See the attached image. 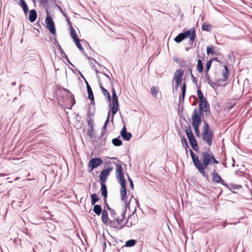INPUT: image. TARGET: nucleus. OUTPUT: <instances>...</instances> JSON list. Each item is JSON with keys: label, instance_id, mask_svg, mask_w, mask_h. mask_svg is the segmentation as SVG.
Listing matches in <instances>:
<instances>
[{"label": "nucleus", "instance_id": "1", "mask_svg": "<svg viewBox=\"0 0 252 252\" xmlns=\"http://www.w3.org/2000/svg\"><path fill=\"white\" fill-rule=\"evenodd\" d=\"M201 156L200 164L198 165L197 169L199 173L207 180H209L208 175L206 174L205 169L208 165L215 163L218 164L219 162L215 158L214 155L210 150L207 152H202Z\"/></svg>", "mask_w": 252, "mask_h": 252}, {"label": "nucleus", "instance_id": "2", "mask_svg": "<svg viewBox=\"0 0 252 252\" xmlns=\"http://www.w3.org/2000/svg\"><path fill=\"white\" fill-rule=\"evenodd\" d=\"M189 37V44L192 45L196 37V33L194 29H190L183 32L179 33L174 38V41L178 43L182 42L184 39Z\"/></svg>", "mask_w": 252, "mask_h": 252}, {"label": "nucleus", "instance_id": "3", "mask_svg": "<svg viewBox=\"0 0 252 252\" xmlns=\"http://www.w3.org/2000/svg\"><path fill=\"white\" fill-rule=\"evenodd\" d=\"M214 133L210 128L209 124L204 122V126L203 129L202 139L208 146H211L213 143Z\"/></svg>", "mask_w": 252, "mask_h": 252}, {"label": "nucleus", "instance_id": "4", "mask_svg": "<svg viewBox=\"0 0 252 252\" xmlns=\"http://www.w3.org/2000/svg\"><path fill=\"white\" fill-rule=\"evenodd\" d=\"M186 134L187 135L189 141V143L191 147V148L195 151H198V148L197 143V141L195 140L194 136L192 132L191 131V128L190 127H189L186 130Z\"/></svg>", "mask_w": 252, "mask_h": 252}, {"label": "nucleus", "instance_id": "5", "mask_svg": "<svg viewBox=\"0 0 252 252\" xmlns=\"http://www.w3.org/2000/svg\"><path fill=\"white\" fill-rule=\"evenodd\" d=\"M112 103L113 106L112 107V113L113 115L112 116L111 121L113 122L114 115L117 112L118 109V97L117 96L116 92L114 88H112Z\"/></svg>", "mask_w": 252, "mask_h": 252}, {"label": "nucleus", "instance_id": "6", "mask_svg": "<svg viewBox=\"0 0 252 252\" xmlns=\"http://www.w3.org/2000/svg\"><path fill=\"white\" fill-rule=\"evenodd\" d=\"M108 210L110 212V214L111 217L117 222V224H120L125 219V215L126 209H123L121 213L122 218L119 217H116V213L115 211L111 209L110 207H108Z\"/></svg>", "mask_w": 252, "mask_h": 252}, {"label": "nucleus", "instance_id": "7", "mask_svg": "<svg viewBox=\"0 0 252 252\" xmlns=\"http://www.w3.org/2000/svg\"><path fill=\"white\" fill-rule=\"evenodd\" d=\"M116 166V178L119 183L126 182L124 178V173L122 165L118 163H115Z\"/></svg>", "mask_w": 252, "mask_h": 252}, {"label": "nucleus", "instance_id": "8", "mask_svg": "<svg viewBox=\"0 0 252 252\" xmlns=\"http://www.w3.org/2000/svg\"><path fill=\"white\" fill-rule=\"evenodd\" d=\"M103 163V160L100 158H92L88 164L89 167L91 169L89 170L90 172H92L94 168H95L101 165Z\"/></svg>", "mask_w": 252, "mask_h": 252}, {"label": "nucleus", "instance_id": "9", "mask_svg": "<svg viewBox=\"0 0 252 252\" xmlns=\"http://www.w3.org/2000/svg\"><path fill=\"white\" fill-rule=\"evenodd\" d=\"M212 175L213 176L212 181L213 182H215L217 183H220L228 189H230L229 188V185L227 184H226L225 182V181L221 179V177L219 175V174L216 172L215 169H214V172L212 173Z\"/></svg>", "mask_w": 252, "mask_h": 252}, {"label": "nucleus", "instance_id": "10", "mask_svg": "<svg viewBox=\"0 0 252 252\" xmlns=\"http://www.w3.org/2000/svg\"><path fill=\"white\" fill-rule=\"evenodd\" d=\"M45 23L46 25V28L50 31V32L53 34H56V29L55 27L54 22L52 19V18L48 16L45 20Z\"/></svg>", "mask_w": 252, "mask_h": 252}, {"label": "nucleus", "instance_id": "11", "mask_svg": "<svg viewBox=\"0 0 252 252\" xmlns=\"http://www.w3.org/2000/svg\"><path fill=\"white\" fill-rule=\"evenodd\" d=\"M113 170V167H109L102 170L99 174V178L101 183H105L107 180V177L109 175L111 171Z\"/></svg>", "mask_w": 252, "mask_h": 252}, {"label": "nucleus", "instance_id": "12", "mask_svg": "<svg viewBox=\"0 0 252 252\" xmlns=\"http://www.w3.org/2000/svg\"><path fill=\"white\" fill-rule=\"evenodd\" d=\"M199 112L200 113L203 114L205 113H210L209 104L207 101H203L202 102L199 103Z\"/></svg>", "mask_w": 252, "mask_h": 252}, {"label": "nucleus", "instance_id": "13", "mask_svg": "<svg viewBox=\"0 0 252 252\" xmlns=\"http://www.w3.org/2000/svg\"><path fill=\"white\" fill-rule=\"evenodd\" d=\"M121 185V200L122 201H125L127 199V196L126 195V182L119 183Z\"/></svg>", "mask_w": 252, "mask_h": 252}, {"label": "nucleus", "instance_id": "14", "mask_svg": "<svg viewBox=\"0 0 252 252\" xmlns=\"http://www.w3.org/2000/svg\"><path fill=\"white\" fill-rule=\"evenodd\" d=\"M184 73V71L183 69H179L177 70L174 73V78L172 80V83L174 81L181 82Z\"/></svg>", "mask_w": 252, "mask_h": 252}, {"label": "nucleus", "instance_id": "15", "mask_svg": "<svg viewBox=\"0 0 252 252\" xmlns=\"http://www.w3.org/2000/svg\"><path fill=\"white\" fill-rule=\"evenodd\" d=\"M121 135L123 138L126 141H129L132 137V134L131 133L127 132L125 126L123 127L121 131Z\"/></svg>", "mask_w": 252, "mask_h": 252}, {"label": "nucleus", "instance_id": "16", "mask_svg": "<svg viewBox=\"0 0 252 252\" xmlns=\"http://www.w3.org/2000/svg\"><path fill=\"white\" fill-rule=\"evenodd\" d=\"M98 84H99V87L102 91V93L103 94L104 96H106V98H107V100L109 101V102H110L111 98L110 94L108 92V91L103 87L102 83L101 82L100 79L98 80Z\"/></svg>", "mask_w": 252, "mask_h": 252}, {"label": "nucleus", "instance_id": "17", "mask_svg": "<svg viewBox=\"0 0 252 252\" xmlns=\"http://www.w3.org/2000/svg\"><path fill=\"white\" fill-rule=\"evenodd\" d=\"M190 151V154L191 156V157L192 159L193 163L195 166V167L197 168L198 165L200 164V160L199 159L198 157H197L192 152V151L190 149H189Z\"/></svg>", "mask_w": 252, "mask_h": 252}, {"label": "nucleus", "instance_id": "18", "mask_svg": "<svg viewBox=\"0 0 252 252\" xmlns=\"http://www.w3.org/2000/svg\"><path fill=\"white\" fill-rule=\"evenodd\" d=\"M202 115H203V114L200 113L197 108H194L192 114L191 120L201 119V116Z\"/></svg>", "mask_w": 252, "mask_h": 252}, {"label": "nucleus", "instance_id": "19", "mask_svg": "<svg viewBox=\"0 0 252 252\" xmlns=\"http://www.w3.org/2000/svg\"><path fill=\"white\" fill-rule=\"evenodd\" d=\"M101 195L104 197V201L106 202V199L107 197V187L104 183H100Z\"/></svg>", "mask_w": 252, "mask_h": 252}, {"label": "nucleus", "instance_id": "20", "mask_svg": "<svg viewBox=\"0 0 252 252\" xmlns=\"http://www.w3.org/2000/svg\"><path fill=\"white\" fill-rule=\"evenodd\" d=\"M37 18V13L35 10L32 9L30 11V15L29 16V21L33 23L34 22Z\"/></svg>", "mask_w": 252, "mask_h": 252}, {"label": "nucleus", "instance_id": "21", "mask_svg": "<svg viewBox=\"0 0 252 252\" xmlns=\"http://www.w3.org/2000/svg\"><path fill=\"white\" fill-rule=\"evenodd\" d=\"M56 47H57V49L60 52L61 55L62 56V57L65 58L67 60V62L70 64L72 65L71 63L70 62L69 60H68V58L67 57V55L64 52L62 48V47L60 46V45L58 43H57V44L56 45Z\"/></svg>", "mask_w": 252, "mask_h": 252}, {"label": "nucleus", "instance_id": "22", "mask_svg": "<svg viewBox=\"0 0 252 252\" xmlns=\"http://www.w3.org/2000/svg\"><path fill=\"white\" fill-rule=\"evenodd\" d=\"M20 1L19 5L22 8L24 13L27 14L29 11V8L25 0H19Z\"/></svg>", "mask_w": 252, "mask_h": 252}, {"label": "nucleus", "instance_id": "23", "mask_svg": "<svg viewBox=\"0 0 252 252\" xmlns=\"http://www.w3.org/2000/svg\"><path fill=\"white\" fill-rule=\"evenodd\" d=\"M101 220L103 223L106 224L108 221V212L106 210H103L102 212Z\"/></svg>", "mask_w": 252, "mask_h": 252}, {"label": "nucleus", "instance_id": "24", "mask_svg": "<svg viewBox=\"0 0 252 252\" xmlns=\"http://www.w3.org/2000/svg\"><path fill=\"white\" fill-rule=\"evenodd\" d=\"M93 211L98 216L100 215L102 212L101 206L100 205H94Z\"/></svg>", "mask_w": 252, "mask_h": 252}, {"label": "nucleus", "instance_id": "25", "mask_svg": "<svg viewBox=\"0 0 252 252\" xmlns=\"http://www.w3.org/2000/svg\"><path fill=\"white\" fill-rule=\"evenodd\" d=\"M112 143L115 146H120L123 144L122 141L120 139V136L113 138L112 140Z\"/></svg>", "mask_w": 252, "mask_h": 252}, {"label": "nucleus", "instance_id": "26", "mask_svg": "<svg viewBox=\"0 0 252 252\" xmlns=\"http://www.w3.org/2000/svg\"><path fill=\"white\" fill-rule=\"evenodd\" d=\"M197 96L199 99V102H202L203 101H207L206 99L204 96L201 90L200 89V87L198 88L197 91Z\"/></svg>", "mask_w": 252, "mask_h": 252}, {"label": "nucleus", "instance_id": "27", "mask_svg": "<svg viewBox=\"0 0 252 252\" xmlns=\"http://www.w3.org/2000/svg\"><path fill=\"white\" fill-rule=\"evenodd\" d=\"M181 89H182V94H181V96L179 98L180 101H181L182 99L183 101H184V98L185 96V94H186V83H184L183 84V85L182 86Z\"/></svg>", "mask_w": 252, "mask_h": 252}, {"label": "nucleus", "instance_id": "28", "mask_svg": "<svg viewBox=\"0 0 252 252\" xmlns=\"http://www.w3.org/2000/svg\"><path fill=\"white\" fill-rule=\"evenodd\" d=\"M224 70L222 72L223 81H226L228 79L229 70L227 65H224Z\"/></svg>", "mask_w": 252, "mask_h": 252}, {"label": "nucleus", "instance_id": "29", "mask_svg": "<svg viewBox=\"0 0 252 252\" xmlns=\"http://www.w3.org/2000/svg\"><path fill=\"white\" fill-rule=\"evenodd\" d=\"M110 112L109 111L108 113V116H107V119H106V120L104 123V126H103L102 127V131H101V135L103 136L105 132V131H106V126L109 122V118H110Z\"/></svg>", "mask_w": 252, "mask_h": 252}, {"label": "nucleus", "instance_id": "30", "mask_svg": "<svg viewBox=\"0 0 252 252\" xmlns=\"http://www.w3.org/2000/svg\"><path fill=\"white\" fill-rule=\"evenodd\" d=\"M196 69L199 73H201L203 71V65L202 62L200 59H199L197 61Z\"/></svg>", "mask_w": 252, "mask_h": 252}, {"label": "nucleus", "instance_id": "31", "mask_svg": "<svg viewBox=\"0 0 252 252\" xmlns=\"http://www.w3.org/2000/svg\"><path fill=\"white\" fill-rule=\"evenodd\" d=\"M91 203L92 205H95V203L97 202L99 198L98 197L97 194L96 193H93L91 195Z\"/></svg>", "mask_w": 252, "mask_h": 252}, {"label": "nucleus", "instance_id": "32", "mask_svg": "<svg viewBox=\"0 0 252 252\" xmlns=\"http://www.w3.org/2000/svg\"><path fill=\"white\" fill-rule=\"evenodd\" d=\"M136 241L134 239H130L126 242L125 246L127 247H131L136 244Z\"/></svg>", "mask_w": 252, "mask_h": 252}, {"label": "nucleus", "instance_id": "33", "mask_svg": "<svg viewBox=\"0 0 252 252\" xmlns=\"http://www.w3.org/2000/svg\"><path fill=\"white\" fill-rule=\"evenodd\" d=\"M193 127L200 126L201 124V119L191 120Z\"/></svg>", "mask_w": 252, "mask_h": 252}, {"label": "nucleus", "instance_id": "34", "mask_svg": "<svg viewBox=\"0 0 252 252\" xmlns=\"http://www.w3.org/2000/svg\"><path fill=\"white\" fill-rule=\"evenodd\" d=\"M202 31H205L207 32H210L211 30V26L210 25H207L204 23L201 27Z\"/></svg>", "mask_w": 252, "mask_h": 252}, {"label": "nucleus", "instance_id": "35", "mask_svg": "<svg viewBox=\"0 0 252 252\" xmlns=\"http://www.w3.org/2000/svg\"><path fill=\"white\" fill-rule=\"evenodd\" d=\"M74 42L77 48L82 52H83L84 51V50L83 47L82 46L81 44H80V40L79 39H76V40H74Z\"/></svg>", "mask_w": 252, "mask_h": 252}, {"label": "nucleus", "instance_id": "36", "mask_svg": "<svg viewBox=\"0 0 252 252\" xmlns=\"http://www.w3.org/2000/svg\"><path fill=\"white\" fill-rule=\"evenodd\" d=\"M70 36L73 39L74 41L79 39L77 37L75 30L72 28H71Z\"/></svg>", "mask_w": 252, "mask_h": 252}, {"label": "nucleus", "instance_id": "37", "mask_svg": "<svg viewBox=\"0 0 252 252\" xmlns=\"http://www.w3.org/2000/svg\"><path fill=\"white\" fill-rule=\"evenodd\" d=\"M214 54V47L212 45H209L207 47V54L209 55L210 54Z\"/></svg>", "mask_w": 252, "mask_h": 252}, {"label": "nucleus", "instance_id": "38", "mask_svg": "<svg viewBox=\"0 0 252 252\" xmlns=\"http://www.w3.org/2000/svg\"><path fill=\"white\" fill-rule=\"evenodd\" d=\"M108 224L110 226L116 228L119 224H117V222L115 220H109L108 221Z\"/></svg>", "mask_w": 252, "mask_h": 252}, {"label": "nucleus", "instance_id": "39", "mask_svg": "<svg viewBox=\"0 0 252 252\" xmlns=\"http://www.w3.org/2000/svg\"><path fill=\"white\" fill-rule=\"evenodd\" d=\"M181 140L183 147L189 148L187 140L185 137L183 136L182 138H181Z\"/></svg>", "mask_w": 252, "mask_h": 252}, {"label": "nucleus", "instance_id": "40", "mask_svg": "<svg viewBox=\"0 0 252 252\" xmlns=\"http://www.w3.org/2000/svg\"><path fill=\"white\" fill-rule=\"evenodd\" d=\"M88 93V98L92 101L93 102H94V97L93 95V92L92 90L87 91Z\"/></svg>", "mask_w": 252, "mask_h": 252}, {"label": "nucleus", "instance_id": "41", "mask_svg": "<svg viewBox=\"0 0 252 252\" xmlns=\"http://www.w3.org/2000/svg\"><path fill=\"white\" fill-rule=\"evenodd\" d=\"M93 126H90L89 127V129L87 131V136H89L90 138L92 137L93 135Z\"/></svg>", "mask_w": 252, "mask_h": 252}, {"label": "nucleus", "instance_id": "42", "mask_svg": "<svg viewBox=\"0 0 252 252\" xmlns=\"http://www.w3.org/2000/svg\"><path fill=\"white\" fill-rule=\"evenodd\" d=\"M212 63V60L211 59L207 62L206 66V72H208L209 69H210L211 64Z\"/></svg>", "mask_w": 252, "mask_h": 252}, {"label": "nucleus", "instance_id": "43", "mask_svg": "<svg viewBox=\"0 0 252 252\" xmlns=\"http://www.w3.org/2000/svg\"><path fill=\"white\" fill-rule=\"evenodd\" d=\"M64 91L65 92H66V93H67V94H69V95H70V97H73V98H72V101H73V102H72V105H74V104H75V99H74V95H73V94H72V93H71V92H70L68 90H67V89H64Z\"/></svg>", "mask_w": 252, "mask_h": 252}, {"label": "nucleus", "instance_id": "44", "mask_svg": "<svg viewBox=\"0 0 252 252\" xmlns=\"http://www.w3.org/2000/svg\"><path fill=\"white\" fill-rule=\"evenodd\" d=\"M231 187L229 185V188H230L229 189L231 190V189H241L242 188V186L241 185H237L235 184H232L230 185Z\"/></svg>", "mask_w": 252, "mask_h": 252}, {"label": "nucleus", "instance_id": "45", "mask_svg": "<svg viewBox=\"0 0 252 252\" xmlns=\"http://www.w3.org/2000/svg\"><path fill=\"white\" fill-rule=\"evenodd\" d=\"M205 76L206 79L207 80V82H208V84L211 85L212 84H213V83L210 79L208 72H206V73L205 74Z\"/></svg>", "mask_w": 252, "mask_h": 252}, {"label": "nucleus", "instance_id": "46", "mask_svg": "<svg viewBox=\"0 0 252 252\" xmlns=\"http://www.w3.org/2000/svg\"><path fill=\"white\" fill-rule=\"evenodd\" d=\"M151 93L155 96H156L158 93V90L156 89V88L155 87H153L151 89Z\"/></svg>", "mask_w": 252, "mask_h": 252}, {"label": "nucleus", "instance_id": "47", "mask_svg": "<svg viewBox=\"0 0 252 252\" xmlns=\"http://www.w3.org/2000/svg\"><path fill=\"white\" fill-rule=\"evenodd\" d=\"M191 80H192V82L193 83H195L196 84L197 87L198 88L199 87H198L196 78H195V77L194 76V75L192 74V73L191 72Z\"/></svg>", "mask_w": 252, "mask_h": 252}, {"label": "nucleus", "instance_id": "48", "mask_svg": "<svg viewBox=\"0 0 252 252\" xmlns=\"http://www.w3.org/2000/svg\"><path fill=\"white\" fill-rule=\"evenodd\" d=\"M199 126H195V127H193L194 129V130H195V132L197 135V136H200V131H199Z\"/></svg>", "mask_w": 252, "mask_h": 252}, {"label": "nucleus", "instance_id": "49", "mask_svg": "<svg viewBox=\"0 0 252 252\" xmlns=\"http://www.w3.org/2000/svg\"><path fill=\"white\" fill-rule=\"evenodd\" d=\"M127 175L128 177V180L129 182L130 187V188H131L132 189H133V181H132V179L129 177L128 175Z\"/></svg>", "mask_w": 252, "mask_h": 252}, {"label": "nucleus", "instance_id": "50", "mask_svg": "<svg viewBox=\"0 0 252 252\" xmlns=\"http://www.w3.org/2000/svg\"><path fill=\"white\" fill-rule=\"evenodd\" d=\"M93 123H94V121L92 119L88 120V124L89 127H90V126H93Z\"/></svg>", "mask_w": 252, "mask_h": 252}, {"label": "nucleus", "instance_id": "51", "mask_svg": "<svg viewBox=\"0 0 252 252\" xmlns=\"http://www.w3.org/2000/svg\"><path fill=\"white\" fill-rule=\"evenodd\" d=\"M125 203V206L126 208L125 209H126V208L128 207L130 204V201H127V200L124 201Z\"/></svg>", "mask_w": 252, "mask_h": 252}, {"label": "nucleus", "instance_id": "52", "mask_svg": "<svg viewBox=\"0 0 252 252\" xmlns=\"http://www.w3.org/2000/svg\"><path fill=\"white\" fill-rule=\"evenodd\" d=\"M186 65L185 62H181L179 63V65L181 67H184Z\"/></svg>", "mask_w": 252, "mask_h": 252}, {"label": "nucleus", "instance_id": "53", "mask_svg": "<svg viewBox=\"0 0 252 252\" xmlns=\"http://www.w3.org/2000/svg\"><path fill=\"white\" fill-rule=\"evenodd\" d=\"M175 82H176V84L175 86V89L177 90L179 88V85H180V83L181 82H180V81H175Z\"/></svg>", "mask_w": 252, "mask_h": 252}, {"label": "nucleus", "instance_id": "54", "mask_svg": "<svg viewBox=\"0 0 252 252\" xmlns=\"http://www.w3.org/2000/svg\"><path fill=\"white\" fill-rule=\"evenodd\" d=\"M48 0H40V2H41V3L47 4V3H48Z\"/></svg>", "mask_w": 252, "mask_h": 252}, {"label": "nucleus", "instance_id": "55", "mask_svg": "<svg viewBox=\"0 0 252 252\" xmlns=\"http://www.w3.org/2000/svg\"><path fill=\"white\" fill-rule=\"evenodd\" d=\"M173 61L175 62H178V57H177L176 56L173 57Z\"/></svg>", "mask_w": 252, "mask_h": 252}, {"label": "nucleus", "instance_id": "56", "mask_svg": "<svg viewBox=\"0 0 252 252\" xmlns=\"http://www.w3.org/2000/svg\"><path fill=\"white\" fill-rule=\"evenodd\" d=\"M87 91L92 90L89 84L86 85Z\"/></svg>", "mask_w": 252, "mask_h": 252}, {"label": "nucleus", "instance_id": "57", "mask_svg": "<svg viewBox=\"0 0 252 252\" xmlns=\"http://www.w3.org/2000/svg\"><path fill=\"white\" fill-rule=\"evenodd\" d=\"M87 91L92 90L89 84L86 85Z\"/></svg>", "mask_w": 252, "mask_h": 252}, {"label": "nucleus", "instance_id": "58", "mask_svg": "<svg viewBox=\"0 0 252 252\" xmlns=\"http://www.w3.org/2000/svg\"><path fill=\"white\" fill-rule=\"evenodd\" d=\"M104 75H105V76L107 78V79H108V80H109L110 82H111V79H110V77H109L108 75H107V74H105V73H104Z\"/></svg>", "mask_w": 252, "mask_h": 252}, {"label": "nucleus", "instance_id": "59", "mask_svg": "<svg viewBox=\"0 0 252 252\" xmlns=\"http://www.w3.org/2000/svg\"><path fill=\"white\" fill-rule=\"evenodd\" d=\"M93 115V114H92L90 111H88V116L89 117H91Z\"/></svg>", "mask_w": 252, "mask_h": 252}, {"label": "nucleus", "instance_id": "60", "mask_svg": "<svg viewBox=\"0 0 252 252\" xmlns=\"http://www.w3.org/2000/svg\"><path fill=\"white\" fill-rule=\"evenodd\" d=\"M185 150H186V154L187 155H188V150H189V148H185Z\"/></svg>", "mask_w": 252, "mask_h": 252}, {"label": "nucleus", "instance_id": "61", "mask_svg": "<svg viewBox=\"0 0 252 252\" xmlns=\"http://www.w3.org/2000/svg\"><path fill=\"white\" fill-rule=\"evenodd\" d=\"M213 60L214 61L219 62L218 58H214Z\"/></svg>", "mask_w": 252, "mask_h": 252}, {"label": "nucleus", "instance_id": "62", "mask_svg": "<svg viewBox=\"0 0 252 252\" xmlns=\"http://www.w3.org/2000/svg\"><path fill=\"white\" fill-rule=\"evenodd\" d=\"M105 205L107 207V208L108 209V207H109V206L108 205V204L107 203V202H105Z\"/></svg>", "mask_w": 252, "mask_h": 252}, {"label": "nucleus", "instance_id": "63", "mask_svg": "<svg viewBox=\"0 0 252 252\" xmlns=\"http://www.w3.org/2000/svg\"><path fill=\"white\" fill-rule=\"evenodd\" d=\"M239 172H240V171H239L237 170V171H235V174H236V175H238V173H239Z\"/></svg>", "mask_w": 252, "mask_h": 252}, {"label": "nucleus", "instance_id": "64", "mask_svg": "<svg viewBox=\"0 0 252 252\" xmlns=\"http://www.w3.org/2000/svg\"><path fill=\"white\" fill-rule=\"evenodd\" d=\"M84 80H85V81L86 84V85L89 84L88 82L87 81V80L85 79V78H84Z\"/></svg>", "mask_w": 252, "mask_h": 252}]
</instances>
